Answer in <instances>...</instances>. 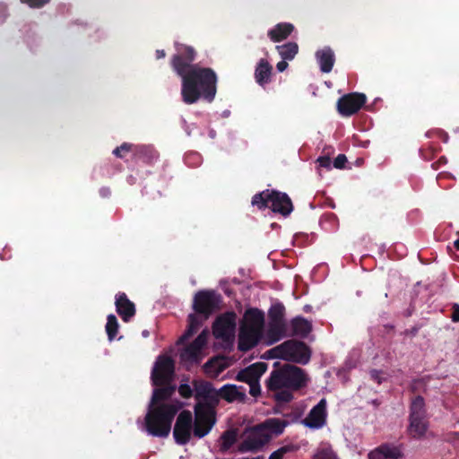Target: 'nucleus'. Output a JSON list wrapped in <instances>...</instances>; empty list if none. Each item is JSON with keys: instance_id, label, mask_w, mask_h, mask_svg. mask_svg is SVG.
I'll use <instances>...</instances> for the list:
<instances>
[{"instance_id": "nucleus-1", "label": "nucleus", "mask_w": 459, "mask_h": 459, "mask_svg": "<svg viewBox=\"0 0 459 459\" xmlns=\"http://www.w3.org/2000/svg\"><path fill=\"white\" fill-rule=\"evenodd\" d=\"M308 377L304 369L291 364L273 369L266 380V389L278 404L286 403L293 399V391L305 387Z\"/></svg>"}, {"instance_id": "nucleus-2", "label": "nucleus", "mask_w": 459, "mask_h": 459, "mask_svg": "<svg viewBox=\"0 0 459 459\" xmlns=\"http://www.w3.org/2000/svg\"><path fill=\"white\" fill-rule=\"evenodd\" d=\"M218 77L210 67H193L181 79V98L185 104L192 105L203 99L211 103L217 93Z\"/></svg>"}, {"instance_id": "nucleus-3", "label": "nucleus", "mask_w": 459, "mask_h": 459, "mask_svg": "<svg viewBox=\"0 0 459 459\" xmlns=\"http://www.w3.org/2000/svg\"><path fill=\"white\" fill-rule=\"evenodd\" d=\"M183 403L178 400L158 406L149 405L144 418V429L153 437H166L169 435L173 420Z\"/></svg>"}, {"instance_id": "nucleus-4", "label": "nucleus", "mask_w": 459, "mask_h": 459, "mask_svg": "<svg viewBox=\"0 0 459 459\" xmlns=\"http://www.w3.org/2000/svg\"><path fill=\"white\" fill-rule=\"evenodd\" d=\"M264 326V313L256 307L247 309L239 329L238 349L247 352L255 347L262 339Z\"/></svg>"}, {"instance_id": "nucleus-5", "label": "nucleus", "mask_w": 459, "mask_h": 459, "mask_svg": "<svg viewBox=\"0 0 459 459\" xmlns=\"http://www.w3.org/2000/svg\"><path fill=\"white\" fill-rule=\"evenodd\" d=\"M251 204L258 210L270 208L273 212L288 217L293 211V204L290 196L283 192L274 189H265L255 194Z\"/></svg>"}, {"instance_id": "nucleus-6", "label": "nucleus", "mask_w": 459, "mask_h": 459, "mask_svg": "<svg viewBox=\"0 0 459 459\" xmlns=\"http://www.w3.org/2000/svg\"><path fill=\"white\" fill-rule=\"evenodd\" d=\"M286 309L282 303L273 304L268 310L267 344L272 345L290 336L285 318Z\"/></svg>"}, {"instance_id": "nucleus-7", "label": "nucleus", "mask_w": 459, "mask_h": 459, "mask_svg": "<svg viewBox=\"0 0 459 459\" xmlns=\"http://www.w3.org/2000/svg\"><path fill=\"white\" fill-rule=\"evenodd\" d=\"M174 47L175 54L170 58V66L182 79L193 67L200 66L194 64L197 56V52L192 46L179 42H175Z\"/></svg>"}, {"instance_id": "nucleus-8", "label": "nucleus", "mask_w": 459, "mask_h": 459, "mask_svg": "<svg viewBox=\"0 0 459 459\" xmlns=\"http://www.w3.org/2000/svg\"><path fill=\"white\" fill-rule=\"evenodd\" d=\"M221 302V296L214 290H200L194 297L193 309L206 320L220 309Z\"/></svg>"}, {"instance_id": "nucleus-9", "label": "nucleus", "mask_w": 459, "mask_h": 459, "mask_svg": "<svg viewBox=\"0 0 459 459\" xmlns=\"http://www.w3.org/2000/svg\"><path fill=\"white\" fill-rule=\"evenodd\" d=\"M236 319L237 315L234 311H228L217 316L212 324L213 336L227 344H232L235 336Z\"/></svg>"}, {"instance_id": "nucleus-10", "label": "nucleus", "mask_w": 459, "mask_h": 459, "mask_svg": "<svg viewBox=\"0 0 459 459\" xmlns=\"http://www.w3.org/2000/svg\"><path fill=\"white\" fill-rule=\"evenodd\" d=\"M283 359L306 365L311 358V350L304 342L298 340H288L281 343Z\"/></svg>"}, {"instance_id": "nucleus-11", "label": "nucleus", "mask_w": 459, "mask_h": 459, "mask_svg": "<svg viewBox=\"0 0 459 459\" xmlns=\"http://www.w3.org/2000/svg\"><path fill=\"white\" fill-rule=\"evenodd\" d=\"M194 436L203 438L210 433L216 423V411L210 409H202L201 406H195Z\"/></svg>"}, {"instance_id": "nucleus-12", "label": "nucleus", "mask_w": 459, "mask_h": 459, "mask_svg": "<svg viewBox=\"0 0 459 459\" xmlns=\"http://www.w3.org/2000/svg\"><path fill=\"white\" fill-rule=\"evenodd\" d=\"M175 373L174 360L168 356H160L152 371L153 385H162L172 382Z\"/></svg>"}, {"instance_id": "nucleus-13", "label": "nucleus", "mask_w": 459, "mask_h": 459, "mask_svg": "<svg viewBox=\"0 0 459 459\" xmlns=\"http://www.w3.org/2000/svg\"><path fill=\"white\" fill-rule=\"evenodd\" d=\"M192 431L194 432L193 415L190 411L184 410L178 414L174 425L175 442L180 446L186 445L190 441Z\"/></svg>"}, {"instance_id": "nucleus-14", "label": "nucleus", "mask_w": 459, "mask_h": 459, "mask_svg": "<svg viewBox=\"0 0 459 459\" xmlns=\"http://www.w3.org/2000/svg\"><path fill=\"white\" fill-rule=\"evenodd\" d=\"M367 98L364 93L351 92L337 100V110L342 117H351L364 106Z\"/></svg>"}, {"instance_id": "nucleus-15", "label": "nucleus", "mask_w": 459, "mask_h": 459, "mask_svg": "<svg viewBox=\"0 0 459 459\" xmlns=\"http://www.w3.org/2000/svg\"><path fill=\"white\" fill-rule=\"evenodd\" d=\"M326 420V400L321 399L315 405L304 420V424L311 429H319L325 424Z\"/></svg>"}, {"instance_id": "nucleus-16", "label": "nucleus", "mask_w": 459, "mask_h": 459, "mask_svg": "<svg viewBox=\"0 0 459 459\" xmlns=\"http://www.w3.org/2000/svg\"><path fill=\"white\" fill-rule=\"evenodd\" d=\"M267 364L265 362H256L241 369L236 377V379L247 384L256 382L260 380L262 375L267 370Z\"/></svg>"}, {"instance_id": "nucleus-17", "label": "nucleus", "mask_w": 459, "mask_h": 459, "mask_svg": "<svg viewBox=\"0 0 459 459\" xmlns=\"http://www.w3.org/2000/svg\"><path fill=\"white\" fill-rule=\"evenodd\" d=\"M116 311L126 323L129 322L135 315V305L125 292H118L116 295Z\"/></svg>"}, {"instance_id": "nucleus-18", "label": "nucleus", "mask_w": 459, "mask_h": 459, "mask_svg": "<svg viewBox=\"0 0 459 459\" xmlns=\"http://www.w3.org/2000/svg\"><path fill=\"white\" fill-rule=\"evenodd\" d=\"M270 437L262 433V429H257L249 435L239 446V451L245 452H256L260 450L268 441Z\"/></svg>"}, {"instance_id": "nucleus-19", "label": "nucleus", "mask_w": 459, "mask_h": 459, "mask_svg": "<svg viewBox=\"0 0 459 459\" xmlns=\"http://www.w3.org/2000/svg\"><path fill=\"white\" fill-rule=\"evenodd\" d=\"M404 455L400 446L383 444L368 454V459H403Z\"/></svg>"}, {"instance_id": "nucleus-20", "label": "nucleus", "mask_w": 459, "mask_h": 459, "mask_svg": "<svg viewBox=\"0 0 459 459\" xmlns=\"http://www.w3.org/2000/svg\"><path fill=\"white\" fill-rule=\"evenodd\" d=\"M221 399L228 403L241 402L244 403L247 398L245 388L243 386H237L232 384H226L219 389Z\"/></svg>"}, {"instance_id": "nucleus-21", "label": "nucleus", "mask_w": 459, "mask_h": 459, "mask_svg": "<svg viewBox=\"0 0 459 459\" xmlns=\"http://www.w3.org/2000/svg\"><path fill=\"white\" fill-rule=\"evenodd\" d=\"M156 386L158 388L153 390L149 404L152 406H158L161 403H166L165 402L169 400L176 391V386L171 383Z\"/></svg>"}, {"instance_id": "nucleus-22", "label": "nucleus", "mask_w": 459, "mask_h": 459, "mask_svg": "<svg viewBox=\"0 0 459 459\" xmlns=\"http://www.w3.org/2000/svg\"><path fill=\"white\" fill-rule=\"evenodd\" d=\"M158 157L157 152L151 145H134L133 150V160L146 164L152 163Z\"/></svg>"}, {"instance_id": "nucleus-23", "label": "nucleus", "mask_w": 459, "mask_h": 459, "mask_svg": "<svg viewBox=\"0 0 459 459\" xmlns=\"http://www.w3.org/2000/svg\"><path fill=\"white\" fill-rule=\"evenodd\" d=\"M316 58L321 72L328 74L332 71L335 62V56L331 48L325 47L324 48L317 50L316 52Z\"/></svg>"}, {"instance_id": "nucleus-24", "label": "nucleus", "mask_w": 459, "mask_h": 459, "mask_svg": "<svg viewBox=\"0 0 459 459\" xmlns=\"http://www.w3.org/2000/svg\"><path fill=\"white\" fill-rule=\"evenodd\" d=\"M294 30V26L289 22H281L268 30V37L273 42H281L286 39Z\"/></svg>"}, {"instance_id": "nucleus-25", "label": "nucleus", "mask_w": 459, "mask_h": 459, "mask_svg": "<svg viewBox=\"0 0 459 459\" xmlns=\"http://www.w3.org/2000/svg\"><path fill=\"white\" fill-rule=\"evenodd\" d=\"M273 66L264 58L260 59L255 70V79L260 86H264L271 81Z\"/></svg>"}, {"instance_id": "nucleus-26", "label": "nucleus", "mask_w": 459, "mask_h": 459, "mask_svg": "<svg viewBox=\"0 0 459 459\" xmlns=\"http://www.w3.org/2000/svg\"><path fill=\"white\" fill-rule=\"evenodd\" d=\"M291 335L306 338L312 331V324L302 316H296L291 319Z\"/></svg>"}, {"instance_id": "nucleus-27", "label": "nucleus", "mask_w": 459, "mask_h": 459, "mask_svg": "<svg viewBox=\"0 0 459 459\" xmlns=\"http://www.w3.org/2000/svg\"><path fill=\"white\" fill-rule=\"evenodd\" d=\"M410 419V425L408 428L409 434L413 438H420L427 432L429 423L427 419Z\"/></svg>"}, {"instance_id": "nucleus-28", "label": "nucleus", "mask_w": 459, "mask_h": 459, "mask_svg": "<svg viewBox=\"0 0 459 459\" xmlns=\"http://www.w3.org/2000/svg\"><path fill=\"white\" fill-rule=\"evenodd\" d=\"M201 359V351L192 342L180 352V359L186 363L198 364Z\"/></svg>"}, {"instance_id": "nucleus-29", "label": "nucleus", "mask_w": 459, "mask_h": 459, "mask_svg": "<svg viewBox=\"0 0 459 459\" xmlns=\"http://www.w3.org/2000/svg\"><path fill=\"white\" fill-rule=\"evenodd\" d=\"M414 419H427L424 398L420 395L416 396L410 406V417Z\"/></svg>"}, {"instance_id": "nucleus-30", "label": "nucleus", "mask_w": 459, "mask_h": 459, "mask_svg": "<svg viewBox=\"0 0 459 459\" xmlns=\"http://www.w3.org/2000/svg\"><path fill=\"white\" fill-rule=\"evenodd\" d=\"M188 325L187 329L184 333V334L180 337V342H185L192 337L202 326L203 319H200L199 316L195 314H190L187 318Z\"/></svg>"}, {"instance_id": "nucleus-31", "label": "nucleus", "mask_w": 459, "mask_h": 459, "mask_svg": "<svg viewBox=\"0 0 459 459\" xmlns=\"http://www.w3.org/2000/svg\"><path fill=\"white\" fill-rule=\"evenodd\" d=\"M221 396L219 394V390H213L204 398H201L197 401L195 406H201L202 409L205 408L210 409L212 411H216V407L220 403Z\"/></svg>"}, {"instance_id": "nucleus-32", "label": "nucleus", "mask_w": 459, "mask_h": 459, "mask_svg": "<svg viewBox=\"0 0 459 459\" xmlns=\"http://www.w3.org/2000/svg\"><path fill=\"white\" fill-rule=\"evenodd\" d=\"M286 425L287 422L285 420L277 418H272L266 420L263 424H261L259 426V429H261L262 430H269L271 433L274 435H280L283 432Z\"/></svg>"}, {"instance_id": "nucleus-33", "label": "nucleus", "mask_w": 459, "mask_h": 459, "mask_svg": "<svg viewBox=\"0 0 459 459\" xmlns=\"http://www.w3.org/2000/svg\"><path fill=\"white\" fill-rule=\"evenodd\" d=\"M225 368L226 366L220 358H212L204 365L205 374L214 377H218Z\"/></svg>"}, {"instance_id": "nucleus-34", "label": "nucleus", "mask_w": 459, "mask_h": 459, "mask_svg": "<svg viewBox=\"0 0 459 459\" xmlns=\"http://www.w3.org/2000/svg\"><path fill=\"white\" fill-rule=\"evenodd\" d=\"M276 49L284 60H292L298 54L299 46L296 42H288L283 45L276 46Z\"/></svg>"}, {"instance_id": "nucleus-35", "label": "nucleus", "mask_w": 459, "mask_h": 459, "mask_svg": "<svg viewBox=\"0 0 459 459\" xmlns=\"http://www.w3.org/2000/svg\"><path fill=\"white\" fill-rule=\"evenodd\" d=\"M195 397L198 401L201 398H204L206 395L215 390V388L212 386V383L207 381H201L195 383Z\"/></svg>"}, {"instance_id": "nucleus-36", "label": "nucleus", "mask_w": 459, "mask_h": 459, "mask_svg": "<svg viewBox=\"0 0 459 459\" xmlns=\"http://www.w3.org/2000/svg\"><path fill=\"white\" fill-rule=\"evenodd\" d=\"M106 332L108 341L112 342L118 333L119 325L115 315L110 314L107 317Z\"/></svg>"}, {"instance_id": "nucleus-37", "label": "nucleus", "mask_w": 459, "mask_h": 459, "mask_svg": "<svg viewBox=\"0 0 459 459\" xmlns=\"http://www.w3.org/2000/svg\"><path fill=\"white\" fill-rule=\"evenodd\" d=\"M221 451H227L229 450L233 444L236 442V434L234 431L227 430L221 435Z\"/></svg>"}, {"instance_id": "nucleus-38", "label": "nucleus", "mask_w": 459, "mask_h": 459, "mask_svg": "<svg viewBox=\"0 0 459 459\" xmlns=\"http://www.w3.org/2000/svg\"><path fill=\"white\" fill-rule=\"evenodd\" d=\"M134 144L130 143H123L120 146L115 148L112 153L120 159H124L127 153L133 154Z\"/></svg>"}, {"instance_id": "nucleus-39", "label": "nucleus", "mask_w": 459, "mask_h": 459, "mask_svg": "<svg viewBox=\"0 0 459 459\" xmlns=\"http://www.w3.org/2000/svg\"><path fill=\"white\" fill-rule=\"evenodd\" d=\"M316 459H337L336 454L330 446L319 448L315 455Z\"/></svg>"}, {"instance_id": "nucleus-40", "label": "nucleus", "mask_w": 459, "mask_h": 459, "mask_svg": "<svg viewBox=\"0 0 459 459\" xmlns=\"http://www.w3.org/2000/svg\"><path fill=\"white\" fill-rule=\"evenodd\" d=\"M281 348V343L280 345H277L273 347V349L266 351L267 358L270 359H283V353Z\"/></svg>"}, {"instance_id": "nucleus-41", "label": "nucleus", "mask_w": 459, "mask_h": 459, "mask_svg": "<svg viewBox=\"0 0 459 459\" xmlns=\"http://www.w3.org/2000/svg\"><path fill=\"white\" fill-rule=\"evenodd\" d=\"M206 341H207V335H206V333L204 331L193 341L192 343L195 346H196L200 351H202L203 347L206 343Z\"/></svg>"}, {"instance_id": "nucleus-42", "label": "nucleus", "mask_w": 459, "mask_h": 459, "mask_svg": "<svg viewBox=\"0 0 459 459\" xmlns=\"http://www.w3.org/2000/svg\"><path fill=\"white\" fill-rule=\"evenodd\" d=\"M178 393L183 398L186 399L190 398L193 394L192 388L187 384H181L178 387Z\"/></svg>"}, {"instance_id": "nucleus-43", "label": "nucleus", "mask_w": 459, "mask_h": 459, "mask_svg": "<svg viewBox=\"0 0 459 459\" xmlns=\"http://www.w3.org/2000/svg\"><path fill=\"white\" fill-rule=\"evenodd\" d=\"M383 375H384V372L381 370L371 369L369 371L370 379L373 380L374 382L377 383L378 385H380L385 380V377H383Z\"/></svg>"}, {"instance_id": "nucleus-44", "label": "nucleus", "mask_w": 459, "mask_h": 459, "mask_svg": "<svg viewBox=\"0 0 459 459\" xmlns=\"http://www.w3.org/2000/svg\"><path fill=\"white\" fill-rule=\"evenodd\" d=\"M21 2L27 4L31 8H41L47 4L49 0H21Z\"/></svg>"}, {"instance_id": "nucleus-45", "label": "nucleus", "mask_w": 459, "mask_h": 459, "mask_svg": "<svg viewBox=\"0 0 459 459\" xmlns=\"http://www.w3.org/2000/svg\"><path fill=\"white\" fill-rule=\"evenodd\" d=\"M247 385H249V394L252 396L257 397L261 394V386L259 381L249 383Z\"/></svg>"}, {"instance_id": "nucleus-46", "label": "nucleus", "mask_w": 459, "mask_h": 459, "mask_svg": "<svg viewBox=\"0 0 459 459\" xmlns=\"http://www.w3.org/2000/svg\"><path fill=\"white\" fill-rule=\"evenodd\" d=\"M347 162V157L344 154H339L333 160V167L336 169H343Z\"/></svg>"}, {"instance_id": "nucleus-47", "label": "nucleus", "mask_w": 459, "mask_h": 459, "mask_svg": "<svg viewBox=\"0 0 459 459\" xmlns=\"http://www.w3.org/2000/svg\"><path fill=\"white\" fill-rule=\"evenodd\" d=\"M316 162L319 167L325 169H330L332 164V160L329 156H320L317 158Z\"/></svg>"}, {"instance_id": "nucleus-48", "label": "nucleus", "mask_w": 459, "mask_h": 459, "mask_svg": "<svg viewBox=\"0 0 459 459\" xmlns=\"http://www.w3.org/2000/svg\"><path fill=\"white\" fill-rule=\"evenodd\" d=\"M451 320L455 323L459 322V304L454 303L452 306Z\"/></svg>"}, {"instance_id": "nucleus-49", "label": "nucleus", "mask_w": 459, "mask_h": 459, "mask_svg": "<svg viewBox=\"0 0 459 459\" xmlns=\"http://www.w3.org/2000/svg\"><path fill=\"white\" fill-rule=\"evenodd\" d=\"M286 452V449L284 447H281L276 451H274L270 456L269 459H282L284 453Z\"/></svg>"}, {"instance_id": "nucleus-50", "label": "nucleus", "mask_w": 459, "mask_h": 459, "mask_svg": "<svg viewBox=\"0 0 459 459\" xmlns=\"http://www.w3.org/2000/svg\"><path fill=\"white\" fill-rule=\"evenodd\" d=\"M447 159L445 156H442L438 159L437 162L431 164L433 169L437 170L440 165L446 164Z\"/></svg>"}, {"instance_id": "nucleus-51", "label": "nucleus", "mask_w": 459, "mask_h": 459, "mask_svg": "<svg viewBox=\"0 0 459 459\" xmlns=\"http://www.w3.org/2000/svg\"><path fill=\"white\" fill-rule=\"evenodd\" d=\"M288 65H289L286 62V60L282 59L281 61L277 63L276 67L279 72H283L287 69Z\"/></svg>"}, {"instance_id": "nucleus-52", "label": "nucleus", "mask_w": 459, "mask_h": 459, "mask_svg": "<svg viewBox=\"0 0 459 459\" xmlns=\"http://www.w3.org/2000/svg\"><path fill=\"white\" fill-rule=\"evenodd\" d=\"M324 218L329 220L331 222H334L337 221L336 215L333 212L325 213L324 215Z\"/></svg>"}, {"instance_id": "nucleus-53", "label": "nucleus", "mask_w": 459, "mask_h": 459, "mask_svg": "<svg viewBox=\"0 0 459 459\" xmlns=\"http://www.w3.org/2000/svg\"><path fill=\"white\" fill-rule=\"evenodd\" d=\"M155 56L157 59H160L166 56V53L163 49H157L155 52Z\"/></svg>"}, {"instance_id": "nucleus-54", "label": "nucleus", "mask_w": 459, "mask_h": 459, "mask_svg": "<svg viewBox=\"0 0 459 459\" xmlns=\"http://www.w3.org/2000/svg\"><path fill=\"white\" fill-rule=\"evenodd\" d=\"M102 197H108L110 195V190L108 187H103L100 191Z\"/></svg>"}, {"instance_id": "nucleus-55", "label": "nucleus", "mask_w": 459, "mask_h": 459, "mask_svg": "<svg viewBox=\"0 0 459 459\" xmlns=\"http://www.w3.org/2000/svg\"><path fill=\"white\" fill-rule=\"evenodd\" d=\"M459 439V432H453L451 434H449V440L450 441H455Z\"/></svg>"}, {"instance_id": "nucleus-56", "label": "nucleus", "mask_w": 459, "mask_h": 459, "mask_svg": "<svg viewBox=\"0 0 459 459\" xmlns=\"http://www.w3.org/2000/svg\"><path fill=\"white\" fill-rule=\"evenodd\" d=\"M450 176H451V175H450V174H448V173H439V174L437 175V179L438 180L440 178H443V177H450Z\"/></svg>"}, {"instance_id": "nucleus-57", "label": "nucleus", "mask_w": 459, "mask_h": 459, "mask_svg": "<svg viewBox=\"0 0 459 459\" xmlns=\"http://www.w3.org/2000/svg\"><path fill=\"white\" fill-rule=\"evenodd\" d=\"M455 247L459 250V238L454 242Z\"/></svg>"}, {"instance_id": "nucleus-58", "label": "nucleus", "mask_w": 459, "mask_h": 459, "mask_svg": "<svg viewBox=\"0 0 459 459\" xmlns=\"http://www.w3.org/2000/svg\"><path fill=\"white\" fill-rule=\"evenodd\" d=\"M310 309H311V307H310L309 305H306V306L304 307V311H305V312H309V311H310Z\"/></svg>"}, {"instance_id": "nucleus-59", "label": "nucleus", "mask_w": 459, "mask_h": 459, "mask_svg": "<svg viewBox=\"0 0 459 459\" xmlns=\"http://www.w3.org/2000/svg\"><path fill=\"white\" fill-rule=\"evenodd\" d=\"M445 134V137H444V142H447V139H448V135L447 134L444 133Z\"/></svg>"}, {"instance_id": "nucleus-60", "label": "nucleus", "mask_w": 459, "mask_h": 459, "mask_svg": "<svg viewBox=\"0 0 459 459\" xmlns=\"http://www.w3.org/2000/svg\"><path fill=\"white\" fill-rule=\"evenodd\" d=\"M279 365L278 362H274L273 366L276 368Z\"/></svg>"}, {"instance_id": "nucleus-61", "label": "nucleus", "mask_w": 459, "mask_h": 459, "mask_svg": "<svg viewBox=\"0 0 459 459\" xmlns=\"http://www.w3.org/2000/svg\"><path fill=\"white\" fill-rule=\"evenodd\" d=\"M330 206H331L332 208H334V207H335V205H334L333 204H330Z\"/></svg>"}]
</instances>
